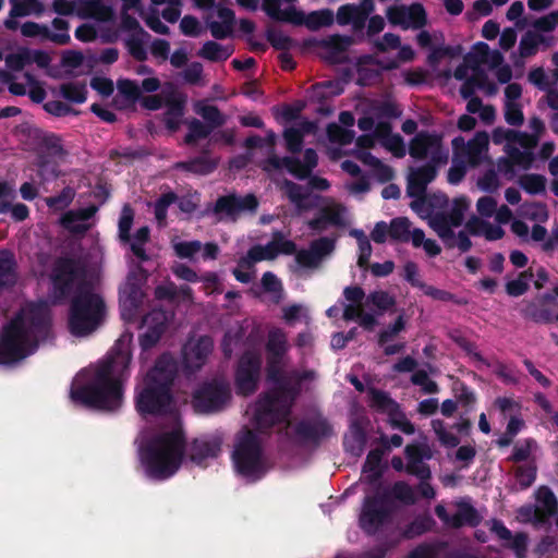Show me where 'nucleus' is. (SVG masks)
<instances>
[{"label":"nucleus","mask_w":558,"mask_h":558,"mask_svg":"<svg viewBox=\"0 0 558 558\" xmlns=\"http://www.w3.org/2000/svg\"><path fill=\"white\" fill-rule=\"evenodd\" d=\"M409 154L416 160L438 156L448 160V151L442 147L441 136L426 131L418 132L410 142Z\"/></svg>","instance_id":"obj_18"},{"label":"nucleus","mask_w":558,"mask_h":558,"mask_svg":"<svg viewBox=\"0 0 558 558\" xmlns=\"http://www.w3.org/2000/svg\"><path fill=\"white\" fill-rule=\"evenodd\" d=\"M457 511L450 515L446 507L441 504L435 507V514L450 529H461L463 526L476 527L482 522V515L470 500L460 499L454 502Z\"/></svg>","instance_id":"obj_14"},{"label":"nucleus","mask_w":558,"mask_h":558,"mask_svg":"<svg viewBox=\"0 0 558 558\" xmlns=\"http://www.w3.org/2000/svg\"><path fill=\"white\" fill-rule=\"evenodd\" d=\"M313 375L314 372L312 371H305L303 373L292 371L282 381L276 385V388L270 393L275 398H278L281 403L287 404L291 411L293 402L301 393L302 383L311 379Z\"/></svg>","instance_id":"obj_23"},{"label":"nucleus","mask_w":558,"mask_h":558,"mask_svg":"<svg viewBox=\"0 0 558 558\" xmlns=\"http://www.w3.org/2000/svg\"><path fill=\"white\" fill-rule=\"evenodd\" d=\"M178 371V362L171 353L165 352L156 359L135 387V409L141 415L162 416L170 412Z\"/></svg>","instance_id":"obj_2"},{"label":"nucleus","mask_w":558,"mask_h":558,"mask_svg":"<svg viewBox=\"0 0 558 558\" xmlns=\"http://www.w3.org/2000/svg\"><path fill=\"white\" fill-rule=\"evenodd\" d=\"M266 260L275 259L279 254L295 255L296 244L284 239L282 231L277 230L272 233L271 240L263 246Z\"/></svg>","instance_id":"obj_33"},{"label":"nucleus","mask_w":558,"mask_h":558,"mask_svg":"<svg viewBox=\"0 0 558 558\" xmlns=\"http://www.w3.org/2000/svg\"><path fill=\"white\" fill-rule=\"evenodd\" d=\"M250 11L260 9L274 22L300 26L302 10L294 2H238Z\"/></svg>","instance_id":"obj_16"},{"label":"nucleus","mask_w":558,"mask_h":558,"mask_svg":"<svg viewBox=\"0 0 558 558\" xmlns=\"http://www.w3.org/2000/svg\"><path fill=\"white\" fill-rule=\"evenodd\" d=\"M290 410L270 392L259 398L256 403L254 420L259 429H268L288 420Z\"/></svg>","instance_id":"obj_15"},{"label":"nucleus","mask_w":558,"mask_h":558,"mask_svg":"<svg viewBox=\"0 0 558 558\" xmlns=\"http://www.w3.org/2000/svg\"><path fill=\"white\" fill-rule=\"evenodd\" d=\"M187 130L184 136V143L190 146L195 145L201 140L207 138L214 131L209 125H206L196 118H193L187 123Z\"/></svg>","instance_id":"obj_48"},{"label":"nucleus","mask_w":558,"mask_h":558,"mask_svg":"<svg viewBox=\"0 0 558 558\" xmlns=\"http://www.w3.org/2000/svg\"><path fill=\"white\" fill-rule=\"evenodd\" d=\"M447 161L448 160H445L444 158L441 159L438 156H435L434 158H429L425 165L412 169L410 175L415 178L417 181L423 182L425 185H428L436 179L439 167L446 165Z\"/></svg>","instance_id":"obj_44"},{"label":"nucleus","mask_w":558,"mask_h":558,"mask_svg":"<svg viewBox=\"0 0 558 558\" xmlns=\"http://www.w3.org/2000/svg\"><path fill=\"white\" fill-rule=\"evenodd\" d=\"M395 511L396 507L389 504L388 494L377 490L366 495L359 514V526L366 535L373 536L391 522Z\"/></svg>","instance_id":"obj_9"},{"label":"nucleus","mask_w":558,"mask_h":558,"mask_svg":"<svg viewBox=\"0 0 558 558\" xmlns=\"http://www.w3.org/2000/svg\"><path fill=\"white\" fill-rule=\"evenodd\" d=\"M234 49L232 46H222L217 41H206L198 51V56L211 62H221L228 60Z\"/></svg>","instance_id":"obj_41"},{"label":"nucleus","mask_w":558,"mask_h":558,"mask_svg":"<svg viewBox=\"0 0 558 558\" xmlns=\"http://www.w3.org/2000/svg\"><path fill=\"white\" fill-rule=\"evenodd\" d=\"M507 154L509 156V159L505 160V163L508 166L507 171L510 170L512 165L520 166L524 170H529L535 160V155L531 150L522 151L517 147H509L507 149Z\"/></svg>","instance_id":"obj_49"},{"label":"nucleus","mask_w":558,"mask_h":558,"mask_svg":"<svg viewBox=\"0 0 558 558\" xmlns=\"http://www.w3.org/2000/svg\"><path fill=\"white\" fill-rule=\"evenodd\" d=\"M178 195L173 191H168L166 193H162L154 205V214L155 218L158 221L159 225H162L166 222L167 219V213L168 208L177 203Z\"/></svg>","instance_id":"obj_57"},{"label":"nucleus","mask_w":558,"mask_h":558,"mask_svg":"<svg viewBox=\"0 0 558 558\" xmlns=\"http://www.w3.org/2000/svg\"><path fill=\"white\" fill-rule=\"evenodd\" d=\"M61 96L68 101L83 104L87 99L86 85L83 83H64L60 86Z\"/></svg>","instance_id":"obj_51"},{"label":"nucleus","mask_w":558,"mask_h":558,"mask_svg":"<svg viewBox=\"0 0 558 558\" xmlns=\"http://www.w3.org/2000/svg\"><path fill=\"white\" fill-rule=\"evenodd\" d=\"M75 197V190L71 186H65L62 191L54 196H49L45 199L46 205L54 210L60 211L70 206Z\"/></svg>","instance_id":"obj_59"},{"label":"nucleus","mask_w":558,"mask_h":558,"mask_svg":"<svg viewBox=\"0 0 558 558\" xmlns=\"http://www.w3.org/2000/svg\"><path fill=\"white\" fill-rule=\"evenodd\" d=\"M258 207V199L254 194L239 196L236 194H228L219 196L214 206L215 214H225L233 220L241 213H255Z\"/></svg>","instance_id":"obj_21"},{"label":"nucleus","mask_w":558,"mask_h":558,"mask_svg":"<svg viewBox=\"0 0 558 558\" xmlns=\"http://www.w3.org/2000/svg\"><path fill=\"white\" fill-rule=\"evenodd\" d=\"M231 400L230 385L223 379H211L201 384L192 395V407L199 414L221 412Z\"/></svg>","instance_id":"obj_10"},{"label":"nucleus","mask_w":558,"mask_h":558,"mask_svg":"<svg viewBox=\"0 0 558 558\" xmlns=\"http://www.w3.org/2000/svg\"><path fill=\"white\" fill-rule=\"evenodd\" d=\"M293 434L298 442L318 447L333 435V427L327 417L318 414L296 422Z\"/></svg>","instance_id":"obj_13"},{"label":"nucleus","mask_w":558,"mask_h":558,"mask_svg":"<svg viewBox=\"0 0 558 558\" xmlns=\"http://www.w3.org/2000/svg\"><path fill=\"white\" fill-rule=\"evenodd\" d=\"M380 446L372 449L367 456L363 465V473L366 474V480L371 484H375L383 477L384 470L381 469V461L389 446L387 444V437H380Z\"/></svg>","instance_id":"obj_30"},{"label":"nucleus","mask_w":558,"mask_h":558,"mask_svg":"<svg viewBox=\"0 0 558 558\" xmlns=\"http://www.w3.org/2000/svg\"><path fill=\"white\" fill-rule=\"evenodd\" d=\"M45 11L44 2H12L9 17L4 22V26L10 31L19 28L17 17L28 16L35 14L41 15Z\"/></svg>","instance_id":"obj_32"},{"label":"nucleus","mask_w":558,"mask_h":558,"mask_svg":"<svg viewBox=\"0 0 558 558\" xmlns=\"http://www.w3.org/2000/svg\"><path fill=\"white\" fill-rule=\"evenodd\" d=\"M185 452V436L173 429L155 436L142 451V462L148 477L162 481L180 469Z\"/></svg>","instance_id":"obj_3"},{"label":"nucleus","mask_w":558,"mask_h":558,"mask_svg":"<svg viewBox=\"0 0 558 558\" xmlns=\"http://www.w3.org/2000/svg\"><path fill=\"white\" fill-rule=\"evenodd\" d=\"M520 213L532 221L545 222L548 219L547 206L541 202H524L520 206Z\"/></svg>","instance_id":"obj_53"},{"label":"nucleus","mask_w":558,"mask_h":558,"mask_svg":"<svg viewBox=\"0 0 558 558\" xmlns=\"http://www.w3.org/2000/svg\"><path fill=\"white\" fill-rule=\"evenodd\" d=\"M374 10L375 2H360L359 5L347 3L338 9L336 20L339 25H352L355 32H360Z\"/></svg>","instance_id":"obj_24"},{"label":"nucleus","mask_w":558,"mask_h":558,"mask_svg":"<svg viewBox=\"0 0 558 558\" xmlns=\"http://www.w3.org/2000/svg\"><path fill=\"white\" fill-rule=\"evenodd\" d=\"M336 240L322 236L311 242L307 250L302 248L295 252V263L302 268H318L323 258L333 252Z\"/></svg>","instance_id":"obj_20"},{"label":"nucleus","mask_w":558,"mask_h":558,"mask_svg":"<svg viewBox=\"0 0 558 558\" xmlns=\"http://www.w3.org/2000/svg\"><path fill=\"white\" fill-rule=\"evenodd\" d=\"M533 278L531 269L521 271L517 279L506 283V292L510 296H521L529 290V280Z\"/></svg>","instance_id":"obj_60"},{"label":"nucleus","mask_w":558,"mask_h":558,"mask_svg":"<svg viewBox=\"0 0 558 558\" xmlns=\"http://www.w3.org/2000/svg\"><path fill=\"white\" fill-rule=\"evenodd\" d=\"M165 95V105L167 106L166 113L168 116L182 117L184 114V106L186 97L177 92L172 84L168 85V88L162 90Z\"/></svg>","instance_id":"obj_46"},{"label":"nucleus","mask_w":558,"mask_h":558,"mask_svg":"<svg viewBox=\"0 0 558 558\" xmlns=\"http://www.w3.org/2000/svg\"><path fill=\"white\" fill-rule=\"evenodd\" d=\"M490 531L501 541V546L511 550L515 558H527L529 536L525 532L512 534L500 520H493Z\"/></svg>","instance_id":"obj_26"},{"label":"nucleus","mask_w":558,"mask_h":558,"mask_svg":"<svg viewBox=\"0 0 558 558\" xmlns=\"http://www.w3.org/2000/svg\"><path fill=\"white\" fill-rule=\"evenodd\" d=\"M288 351L286 333L281 329L269 331L266 342L267 359L282 360Z\"/></svg>","instance_id":"obj_43"},{"label":"nucleus","mask_w":558,"mask_h":558,"mask_svg":"<svg viewBox=\"0 0 558 558\" xmlns=\"http://www.w3.org/2000/svg\"><path fill=\"white\" fill-rule=\"evenodd\" d=\"M369 399V405L379 412H389L392 415L399 409V404L384 390L372 388Z\"/></svg>","instance_id":"obj_47"},{"label":"nucleus","mask_w":558,"mask_h":558,"mask_svg":"<svg viewBox=\"0 0 558 558\" xmlns=\"http://www.w3.org/2000/svg\"><path fill=\"white\" fill-rule=\"evenodd\" d=\"M105 315L104 299L90 287H81L71 299L69 330L76 337L87 336L100 326Z\"/></svg>","instance_id":"obj_4"},{"label":"nucleus","mask_w":558,"mask_h":558,"mask_svg":"<svg viewBox=\"0 0 558 558\" xmlns=\"http://www.w3.org/2000/svg\"><path fill=\"white\" fill-rule=\"evenodd\" d=\"M283 187L287 197L299 210H307L313 207V204L306 202L310 197V193L304 191L302 185L290 180H284Z\"/></svg>","instance_id":"obj_45"},{"label":"nucleus","mask_w":558,"mask_h":558,"mask_svg":"<svg viewBox=\"0 0 558 558\" xmlns=\"http://www.w3.org/2000/svg\"><path fill=\"white\" fill-rule=\"evenodd\" d=\"M213 349L214 341L209 336H202L195 342L184 345L182 356L185 369L192 373L201 369Z\"/></svg>","instance_id":"obj_27"},{"label":"nucleus","mask_w":558,"mask_h":558,"mask_svg":"<svg viewBox=\"0 0 558 558\" xmlns=\"http://www.w3.org/2000/svg\"><path fill=\"white\" fill-rule=\"evenodd\" d=\"M520 186L529 194L536 195L546 190V178L542 174L529 173L519 179Z\"/></svg>","instance_id":"obj_58"},{"label":"nucleus","mask_w":558,"mask_h":558,"mask_svg":"<svg viewBox=\"0 0 558 558\" xmlns=\"http://www.w3.org/2000/svg\"><path fill=\"white\" fill-rule=\"evenodd\" d=\"M544 41V37L533 32H526L520 40L519 52L522 58H530L536 54L539 44Z\"/></svg>","instance_id":"obj_56"},{"label":"nucleus","mask_w":558,"mask_h":558,"mask_svg":"<svg viewBox=\"0 0 558 558\" xmlns=\"http://www.w3.org/2000/svg\"><path fill=\"white\" fill-rule=\"evenodd\" d=\"M352 44V39L344 35H330L325 38L308 37L303 40V48H323L326 50L324 59L335 64L340 62V54L344 53L349 46Z\"/></svg>","instance_id":"obj_22"},{"label":"nucleus","mask_w":558,"mask_h":558,"mask_svg":"<svg viewBox=\"0 0 558 558\" xmlns=\"http://www.w3.org/2000/svg\"><path fill=\"white\" fill-rule=\"evenodd\" d=\"M489 46L484 41H478L473 45L472 51L464 57V61L470 66H478V64L489 61Z\"/></svg>","instance_id":"obj_62"},{"label":"nucleus","mask_w":558,"mask_h":558,"mask_svg":"<svg viewBox=\"0 0 558 558\" xmlns=\"http://www.w3.org/2000/svg\"><path fill=\"white\" fill-rule=\"evenodd\" d=\"M408 460L405 472L417 478H432V471L424 460L432 459V451L428 446L423 444H410L404 449Z\"/></svg>","instance_id":"obj_25"},{"label":"nucleus","mask_w":558,"mask_h":558,"mask_svg":"<svg viewBox=\"0 0 558 558\" xmlns=\"http://www.w3.org/2000/svg\"><path fill=\"white\" fill-rule=\"evenodd\" d=\"M149 236L150 230L147 226L138 228L133 236L131 251L141 262H147L149 259L144 248V245L149 241Z\"/></svg>","instance_id":"obj_54"},{"label":"nucleus","mask_w":558,"mask_h":558,"mask_svg":"<svg viewBox=\"0 0 558 558\" xmlns=\"http://www.w3.org/2000/svg\"><path fill=\"white\" fill-rule=\"evenodd\" d=\"M77 15L82 19H93L98 22H112L114 10L106 2H78Z\"/></svg>","instance_id":"obj_34"},{"label":"nucleus","mask_w":558,"mask_h":558,"mask_svg":"<svg viewBox=\"0 0 558 558\" xmlns=\"http://www.w3.org/2000/svg\"><path fill=\"white\" fill-rule=\"evenodd\" d=\"M266 38L270 46L279 51H289L296 46V41L292 37L284 35L275 27H267Z\"/></svg>","instance_id":"obj_50"},{"label":"nucleus","mask_w":558,"mask_h":558,"mask_svg":"<svg viewBox=\"0 0 558 558\" xmlns=\"http://www.w3.org/2000/svg\"><path fill=\"white\" fill-rule=\"evenodd\" d=\"M300 26H305L310 31H318L322 27L330 26L335 21V15L331 10L323 9L313 11L306 14L302 10V16Z\"/></svg>","instance_id":"obj_40"},{"label":"nucleus","mask_w":558,"mask_h":558,"mask_svg":"<svg viewBox=\"0 0 558 558\" xmlns=\"http://www.w3.org/2000/svg\"><path fill=\"white\" fill-rule=\"evenodd\" d=\"M219 166V159L210 155L209 149H203L198 156L175 163V169L185 172L207 175L213 173Z\"/></svg>","instance_id":"obj_28"},{"label":"nucleus","mask_w":558,"mask_h":558,"mask_svg":"<svg viewBox=\"0 0 558 558\" xmlns=\"http://www.w3.org/2000/svg\"><path fill=\"white\" fill-rule=\"evenodd\" d=\"M469 208V201L464 196L456 197L449 213L439 210L429 216L428 226L436 232L447 248H458L465 253L472 247V242L464 231H459L456 235L452 228H458L463 223L464 213Z\"/></svg>","instance_id":"obj_6"},{"label":"nucleus","mask_w":558,"mask_h":558,"mask_svg":"<svg viewBox=\"0 0 558 558\" xmlns=\"http://www.w3.org/2000/svg\"><path fill=\"white\" fill-rule=\"evenodd\" d=\"M411 221L407 217L393 218L389 223V236L391 240L407 243L410 241Z\"/></svg>","instance_id":"obj_52"},{"label":"nucleus","mask_w":558,"mask_h":558,"mask_svg":"<svg viewBox=\"0 0 558 558\" xmlns=\"http://www.w3.org/2000/svg\"><path fill=\"white\" fill-rule=\"evenodd\" d=\"M143 2H123L121 8V29L125 32H134V35L149 36V34L140 25L137 19L129 14L130 10L143 11Z\"/></svg>","instance_id":"obj_39"},{"label":"nucleus","mask_w":558,"mask_h":558,"mask_svg":"<svg viewBox=\"0 0 558 558\" xmlns=\"http://www.w3.org/2000/svg\"><path fill=\"white\" fill-rule=\"evenodd\" d=\"M32 339L22 315H16L0 332V364L7 365L25 359Z\"/></svg>","instance_id":"obj_8"},{"label":"nucleus","mask_w":558,"mask_h":558,"mask_svg":"<svg viewBox=\"0 0 558 558\" xmlns=\"http://www.w3.org/2000/svg\"><path fill=\"white\" fill-rule=\"evenodd\" d=\"M132 354L122 340H118L111 352L96 367L86 384H73L70 398L73 403L88 409L112 412L121 408L124 384L130 376Z\"/></svg>","instance_id":"obj_1"},{"label":"nucleus","mask_w":558,"mask_h":558,"mask_svg":"<svg viewBox=\"0 0 558 558\" xmlns=\"http://www.w3.org/2000/svg\"><path fill=\"white\" fill-rule=\"evenodd\" d=\"M435 525L436 521L429 513L418 514L404 526L401 532V536L404 539H413L427 532H430Z\"/></svg>","instance_id":"obj_38"},{"label":"nucleus","mask_w":558,"mask_h":558,"mask_svg":"<svg viewBox=\"0 0 558 558\" xmlns=\"http://www.w3.org/2000/svg\"><path fill=\"white\" fill-rule=\"evenodd\" d=\"M221 439L219 437H201L194 439L190 445V459L201 465L206 459L217 458L221 451Z\"/></svg>","instance_id":"obj_29"},{"label":"nucleus","mask_w":558,"mask_h":558,"mask_svg":"<svg viewBox=\"0 0 558 558\" xmlns=\"http://www.w3.org/2000/svg\"><path fill=\"white\" fill-rule=\"evenodd\" d=\"M234 468L239 474L254 481L265 474L263 449L258 436L251 429H245L238 438L232 453Z\"/></svg>","instance_id":"obj_7"},{"label":"nucleus","mask_w":558,"mask_h":558,"mask_svg":"<svg viewBox=\"0 0 558 558\" xmlns=\"http://www.w3.org/2000/svg\"><path fill=\"white\" fill-rule=\"evenodd\" d=\"M134 221V210L130 204H125L122 207L120 218H119V239L123 243H128L131 241V229Z\"/></svg>","instance_id":"obj_55"},{"label":"nucleus","mask_w":558,"mask_h":558,"mask_svg":"<svg viewBox=\"0 0 558 558\" xmlns=\"http://www.w3.org/2000/svg\"><path fill=\"white\" fill-rule=\"evenodd\" d=\"M17 315H22L31 339L46 336L51 326V315L45 302L31 303Z\"/></svg>","instance_id":"obj_19"},{"label":"nucleus","mask_w":558,"mask_h":558,"mask_svg":"<svg viewBox=\"0 0 558 558\" xmlns=\"http://www.w3.org/2000/svg\"><path fill=\"white\" fill-rule=\"evenodd\" d=\"M86 264L81 257L61 255L54 258L50 274V296L54 304H61L73 296L84 283Z\"/></svg>","instance_id":"obj_5"},{"label":"nucleus","mask_w":558,"mask_h":558,"mask_svg":"<svg viewBox=\"0 0 558 558\" xmlns=\"http://www.w3.org/2000/svg\"><path fill=\"white\" fill-rule=\"evenodd\" d=\"M350 433V438L344 440L347 450L361 452L367 441L366 432L361 425L354 423L351 426Z\"/></svg>","instance_id":"obj_63"},{"label":"nucleus","mask_w":558,"mask_h":558,"mask_svg":"<svg viewBox=\"0 0 558 558\" xmlns=\"http://www.w3.org/2000/svg\"><path fill=\"white\" fill-rule=\"evenodd\" d=\"M262 357L253 351H245L239 359L234 372L235 391L240 396H251L258 387Z\"/></svg>","instance_id":"obj_12"},{"label":"nucleus","mask_w":558,"mask_h":558,"mask_svg":"<svg viewBox=\"0 0 558 558\" xmlns=\"http://www.w3.org/2000/svg\"><path fill=\"white\" fill-rule=\"evenodd\" d=\"M307 226L312 231L323 232L328 226H342V218L339 211L325 207L318 216L307 222Z\"/></svg>","instance_id":"obj_42"},{"label":"nucleus","mask_w":558,"mask_h":558,"mask_svg":"<svg viewBox=\"0 0 558 558\" xmlns=\"http://www.w3.org/2000/svg\"><path fill=\"white\" fill-rule=\"evenodd\" d=\"M453 390L456 392V401L464 408V413L468 414L471 412L476 402L474 391L462 381L459 383Z\"/></svg>","instance_id":"obj_64"},{"label":"nucleus","mask_w":558,"mask_h":558,"mask_svg":"<svg viewBox=\"0 0 558 558\" xmlns=\"http://www.w3.org/2000/svg\"><path fill=\"white\" fill-rule=\"evenodd\" d=\"M386 15L392 26H400L402 29H418L427 23L426 11L421 2H412L409 7L391 5Z\"/></svg>","instance_id":"obj_17"},{"label":"nucleus","mask_w":558,"mask_h":558,"mask_svg":"<svg viewBox=\"0 0 558 558\" xmlns=\"http://www.w3.org/2000/svg\"><path fill=\"white\" fill-rule=\"evenodd\" d=\"M202 10V19L215 39L223 40L233 35L235 14L225 2H194Z\"/></svg>","instance_id":"obj_11"},{"label":"nucleus","mask_w":558,"mask_h":558,"mask_svg":"<svg viewBox=\"0 0 558 558\" xmlns=\"http://www.w3.org/2000/svg\"><path fill=\"white\" fill-rule=\"evenodd\" d=\"M520 313L523 318L536 324H550L558 320V312L550 306H543L536 301H523Z\"/></svg>","instance_id":"obj_31"},{"label":"nucleus","mask_w":558,"mask_h":558,"mask_svg":"<svg viewBox=\"0 0 558 558\" xmlns=\"http://www.w3.org/2000/svg\"><path fill=\"white\" fill-rule=\"evenodd\" d=\"M197 113L205 120V124L213 130L226 123V119L217 106L204 105L197 110Z\"/></svg>","instance_id":"obj_61"},{"label":"nucleus","mask_w":558,"mask_h":558,"mask_svg":"<svg viewBox=\"0 0 558 558\" xmlns=\"http://www.w3.org/2000/svg\"><path fill=\"white\" fill-rule=\"evenodd\" d=\"M21 33L25 37L41 36L58 45H66L71 39L68 33H52L46 25L35 22H25L21 26Z\"/></svg>","instance_id":"obj_36"},{"label":"nucleus","mask_w":558,"mask_h":558,"mask_svg":"<svg viewBox=\"0 0 558 558\" xmlns=\"http://www.w3.org/2000/svg\"><path fill=\"white\" fill-rule=\"evenodd\" d=\"M17 281V264L10 250H0V289L11 288Z\"/></svg>","instance_id":"obj_35"},{"label":"nucleus","mask_w":558,"mask_h":558,"mask_svg":"<svg viewBox=\"0 0 558 558\" xmlns=\"http://www.w3.org/2000/svg\"><path fill=\"white\" fill-rule=\"evenodd\" d=\"M380 494H388L389 504L396 507L395 500H398L407 506L415 505L417 498L413 488L404 481L395 482L390 488L379 490Z\"/></svg>","instance_id":"obj_37"}]
</instances>
